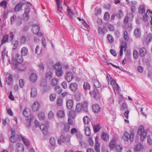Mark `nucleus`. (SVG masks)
<instances>
[{"label": "nucleus", "instance_id": "nucleus-52", "mask_svg": "<svg viewBox=\"0 0 152 152\" xmlns=\"http://www.w3.org/2000/svg\"><path fill=\"white\" fill-rule=\"evenodd\" d=\"M55 90L56 92H58L59 94H60L62 92V90L61 88L59 86H56L55 87Z\"/></svg>", "mask_w": 152, "mask_h": 152}, {"label": "nucleus", "instance_id": "nucleus-49", "mask_svg": "<svg viewBox=\"0 0 152 152\" xmlns=\"http://www.w3.org/2000/svg\"><path fill=\"white\" fill-rule=\"evenodd\" d=\"M49 142L52 146H54L56 144L55 139L53 137H51L49 140Z\"/></svg>", "mask_w": 152, "mask_h": 152}, {"label": "nucleus", "instance_id": "nucleus-32", "mask_svg": "<svg viewBox=\"0 0 152 152\" xmlns=\"http://www.w3.org/2000/svg\"><path fill=\"white\" fill-rule=\"evenodd\" d=\"M123 147L121 145H117L115 146V151L116 152H121Z\"/></svg>", "mask_w": 152, "mask_h": 152}, {"label": "nucleus", "instance_id": "nucleus-26", "mask_svg": "<svg viewBox=\"0 0 152 152\" xmlns=\"http://www.w3.org/2000/svg\"><path fill=\"white\" fill-rule=\"evenodd\" d=\"M88 104L86 102H84L83 104H82V109L84 111L87 112H88Z\"/></svg>", "mask_w": 152, "mask_h": 152}, {"label": "nucleus", "instance_id": "nucleus-62", "mask_svg": "<svg viewBox=\"0 0 152 152\" xmlns=\"http://www.w3.org/2000/svg\"><path fill=\"white\" fill-rule=\"evenodd\" d=\"M53 75V73L51 72H48L46 73V77L50 79L52 77Z\"/></svg>", "mask_w": 152, "mask_h": 152}, {"label": "nucleus", "instance_id": "nucleus-54", "mask_svg": "<svg viewBox=\"0 0 152 152\" xmlns=\"http://www.w3.org/2000/svg\"><path fill=\"white\" fill-rule=\"evenodd\" d=\"M107 37L109 41L110 42H113L114 41V39L112 35L110 34H108L107 35Z\"/></svg>", "mask_w": 152, "mask_h": 152}, {"label": "nucleus", "instance_id": "nucleus-57", "mask_svg": "<svg viewBox=\"0 0 152 152\" xmlns=\"http://www.w3.org/2000/svg\"><path fill=\"white\" fill-rule=\"evenodd\" d=\"M47 84V81L45 79H42L41 81V86L43 87H44L46 86Z\"/></svg>", "mask_w": 152, "mask_h": 152}, {"label": "nucleus", "instance_id": "nucleus-60", "mask_svg": "<svg viewBox=\"0 0 152 152\" xmlns=\"http://www.w3.org/2000/svg\"><path fill=\"white\" fill-rule=\"evenodd\" d=\"M56 94H52L50 96V99L51 101H53L54 100L56 97Z\"/></svg>", "mask_w": 152, "mask_h": 152}, {"label": "nucleus", "instance_id": "nucleus-21", "mask_svg": "<svg viewBox=\"0 0 152 152\" xmlns=\"http://www.w3.org/2000/svg\"><path fill=\"white\" fill-rule=\"evenodd\" d=\"M67 15L69 18H72L74 16V14L71 10L68 7L67 10Z\"/></svg>", "mask_w": 152, "mask_h": 152}, {"label": "nucleus", "instance_id": "nucleus-23", "mask_svg": "<svg viewBox=\"0 0 152 152\" xmlns=\"http://www.w3.org/2000/svg\"><path fill=\"white\" fill-rule=\"evenodd\" d=\"M102 138L105 141H107L109 140V136L107 133L103 132L101 134Z\"/></svg>", "mask_w": 152, "mask_h": 152}, {"label": "nucleus", "instance_id": "nucleus-63", "mask_svg": "<svg viewBox=\"0 0 152 152\" xmlns=\"http://www.w3.org/2000/svg\"><path fill=\"white\" fill-rule=\"evenodd\" d=\"M16 16L15 15H13L11 17L10 19L11 23L12 24L16 20Z\"/></svg>", "mask_w": 152, "mask_h": 152}, {"label": "nucleus", "instance_id": "nucleus-9", "mask_svg": "<svg viewBox=\"0 0 152 152\" xmlns=\"http://www.w3.org/2000/svg\"><path fill=\"white\" fill-rule=\"evenodd\" d=\"M92 109L94 113H98L100 111V107L97 104H95L92 106Z\"/></svg>", "mask_w": 152, "mask_h": 152}, {"label": "nucleus", "instance_id": "nucleus-18", "mask_svg": "<svg viewBox=\"0 0 152 152\" xmlns=\"http://www.w3.org/2000/svg\"><path fill=\"white\" fill-rule=\"evenodd\" d=\"M39 26L36 24L32 26V31L34 34L38 33L39 31Z\"/></svg>", "mask_w": 152, "mask_h": 152}, {"label": "nucleus", "instance_id": "nucleus-19", "mask_svg": "<svg viewBox=\"0 0 152 152\" xmlns=\"http://www.w3.org/2000/svg\"><path fill=\"white\" fill-rule=\"evenodd\" d=\"M28 49L26 47H23L22 48L21 50V53L22 56H26L28 53Z\"/></svg>", "mask_w": 152, "mask_h": 152}, {"label": "nucleus", "instance_id": "nucleus-22", "mask_svg": "<svg viewBox=\"0 0 152 152\" xmlns=\"http://www.w3.org/2000/svg\"><path fill=\"white\" fill-rule=\"evenodd\" d=\"M22 4L20 3L17 4L15 6L14 10L16 11H19L22 8Z\"/></svg>", "mask_w": 152, "mask_h": 152}, {"label": "nucleus", "instance_id": "nucleus-42", "mask_svg": "<svg viewBox=\"0 0 152 152\" xmlns=\"http://www.w3.org/2000/svg\"><path fill=\"white\" fill-rule=\"evenodd\" d=\"M7 2L5 0H3L1 2L0 5L3 7L4 9H6L7 7Z\"/></svg>", "mask_w": 152, "mask_h": 152}, {"label": "nucleus", "instance_id": "nucleus-12", "mask_svg": "<svg viewBox=\"0 0 152 152\" xmlns=\"http://www.w3.org/2000/svg\"><path fill=\"white\" fill-rule=\"evenodd\" d=\"M98 32L99 34H103L104 35L107 31V29L106 27H104L103 28L99 27L98 28Z\"/></svg>", "mask_w": 152, "mask_h": 152}, {"label": "nucleus", "instance_id": "nucleus-36", "mask_svg": "<svg viewBox=\"0 0 152 152\" xmlns=\"http://www.w3.org/2000/svg\"><path fill=\"white\" fill-rule=\"evenodd\" d=\"M57 115L59 117L63 118L65 116V113L63 110H60L58 112Z\"/></svg>", "mask_w": 152, "mask_h": 152}, {"label": "nucleus", "instance_id": "nucleus-44", "mask_svg": "<svg viewBox=\"0 0 152 152\" xmlns=\"http://www.w3.org/2000/svg\"><path fill=\"white\" fill-rule=\"evenodd\" d=\"M9 37V41H13V39L14 37V35L13 32H10L9 33V34H8Z\"/></svg>", "mask_w": 152, "mask_h": 152}, {"label": "nucleus", "instance_id": "nucleus-33", "mask_svg": "<svg viewBox=\"0 0 152 152\" xmlns=\"http://www.w3.org/2000/svg\"><path fill=\"white\" fill-rule=\"evenodd\" d=\"M134 34L135 37H139L141 35V32L139 29H136L134 31Z\"/></svg>", "mask_w": 152, "mask_h": 152}, {"label": "nucleus", "instance_id": "nucleus-28", "mask_svg": "<svg viewBox=\"0 0 152 152\" xmlns=\"http://www.w3.org/2000/svg\"><path fill=\"white\" fill-rule=\"evenodd\" d=\"M56 75L58 77H60L63 74V72L61 69L56 70Z\"/></svg>", "mask_w": 152, "mask_h": 152}, {"label": "nucleus", "instance_id": "nucleus-4", "mask_svg": "<svg viewBox=\"0 0 152 152\" xmlns=\"http://www.w3.org/2000/svg\"><path fill=\"white\" fill-rule=\"evenodd\" d=\"M69 88L72 92H76L78 90V85L76 83H71L69 86Z\"/></svg>", "mask_w": 152, "mask_h": 152}, {"label": "nucleus", "instance_id": "nucleus-25", "mask_svg": "<svg viewBox=\"0 0 152 152\" xmlns=\"http://www.w3.org/2000/svg\"><path fill=\"white\" fill-rule=\"evenodd\" d=\"M83 121L85 124L89 125L91 120L89 117L86 116L83 118Z\"/></svg>", "mask_w": 152, "mask_h": 152}, {"label": "nucleus", "instance_id": "nucleus-47", "mask_svg": "<svg viewBox=\"0 0 152 152\" xmlns=\"http://www.w3.org/2000/svg\"><path fill=\"white\" fill-rule=\"evenodd\" d=\"M38 117L40 120H44L45 118V114L43 112L39 113L38 115Z\"/></svg>", "mask_w": 152, "mask_h": 152}, {"label": "nucleus", "instance_id": "nucleus-45", "mask_svg": "<svg viewBox=\"0 0 152 152\" xmlns=\"http://www.w3.org/2000/svg\"><path fill=\"white\" fill-rule=\"evenodd\" d=\"M95 150L96 152H100V143H95Z\"/></svg>", "mask_w": 152, "mask_h": 152}, {"label": "nucleus", "instance_id": "nucleus-7", "mask_svg": "<svg viewBox=\"0 0 152 152\" xmlns=\"http://www.w3.org/2000/svg\"><path fill=\"white\" fill-rule=\"evenodd\" d=\"M39 107V104L37 101L34 102L32 105V110L34 111H38Z\"/></svg>", "mask_w": 152, "mask_h": 152}, {"label": "nucleus", "instance_id": "nucleus-6", "mask_svg": "<svg viewBox=\"0 0 152 152\" xmlns=\"http://www.w3.org/2000/svg\"><path fill=\"white\" fill-rule=\"evenodd\" d=\"M7 75V79L6 80V82L7 83L8 85H10L12 84L13 82V77L12 75L11 74H9L8 75Z\"/></svg>", "mask_w": 152, "mask_h": 152}, {"label": "nucleus", "instance_id": "nucleus-1", "mask_svg": "<svg viewBox=\"0 0 152 152\" xmlns=\"http://www.w3.org/2000/svg\"><path fill=\"white\" fill-rule=\"evenodd\" d=\"M145 130H146L147 132H148L149 131L150 129L147 128L146 129H145L143 126H140L138 130V134L140 136V139L142 141L144 140L147 136V134Z\"/></svg>", "mask_w": 152, "mask_h": 152}, {"label": "nucleus", "instance_id": "nucleus-11", "mask_svg": "<svg viewBox=\"0 0 152 152\" xmlns=\"http://www.w3.org/2000/svg\"><path fill=\"white\" fill-rule=\"evenodd\" d=\"M22 56L18 54H17L15 55V59L17 63L21 64L23 62V59Z\"/></svg>", "mask_w": 152, "mask_h": 152}, {"label": "nucleus", "instance_id": "nucleus-48", "mask_svg": "<svg viewBox=\"0 0 152 152\" xmlns=\"http://www.w3.org/2000/svg\"><path fill=\"white\" fill-rule=\"evenodd\" d=\"M142 147V144L139 143L136 145L135 148V150L136 151H139L140 150Z\"/></svg>", "mask_w": 152, "mask_h": 152}, {"label": "nucleus", "instance_id": "nucleus-14", "mask_svg": "<svg viewBox=\"0 0 152 152\" xmlns=\"http://www.w3.org/2000/svg\"><path fill=\"white\" fill-rule=\"evenodd\" d=\"M39 127L44 135H46L48 133L47 127L45 125H41L39 126Z\"/></svg>", "mask_w": 152, "mask_h": 152}, {"label": "nucleus", "instance_id": "nucleus-15", "mask_svg": "<svg viewBox=\"0 0 152 152\" xmlns=\"http://www.w3.org/2000/svg\"><path fill=\"white\" fill-rule=\"evenodd\" d=\"M73 105V101L72 100L70 99L68 100L66 102V106L69 109H71Z\"/></svg>", "mask_w": 152, "mask_h": 152}, {"label": "nucleus", "instance_id": "nucleus-20", "mask_svg": "<svg viewBox=\"0 0 152 152\" xmlns=\"http://www.w3.org/2000/svg\"><path fill=\"white\" fill-rule=\"evenodd\" d=\"M91 94L93 97L96 99L98 98L99 97V93L95 89L91 93Z\"/></svg>", "mask_w": 152, "mask_h": 152}, {"label": "nucleus", "instance_id": "nucleus-39", "mask_svg": "<svg viewBox=\"0 0 152 152\" xmlns=\"http://www.w3.org/2000/svg\"><path fill=\"white\" fill-rule=\"evenodd\" d=\"M65 137L63 135H61L60 137V140H58V143L60 145L61 142L60 141L62 142H64L65 141Z\"/></svg>", "mask_w": 152, "mask_h": 152}, {"label": "nucleus", "instance_id": "nucleus-30", "mask_svg": "<svg viewBox=\"0 0 152 152\" xmlns=\"http://www.w3.org/2000/svg\"><path fill=\"white\" fill-rule=\"evenodd\" d=\"M94 84L96 88H99L101 86V85L99 81L96 80H94Z\"/></svg>", "mask_w": 152, "mask_h": 152}, {"label": "nucleus", "instance_id": "nucleus-50", "mask_svg": "<svg viewBox=\"0 0 152 152\" xmlns=\"http://www.w3.org/2000/svg\"><path fill=\"white\" fill-rule=\"evenodd\" d=\"M127 109V106L126 103H123L122 104V106H121L120 108V110L121 111H123L124 110H126Z\"/></svg>", "mask_w": 152, "mask_h": 152}, {"label": "nucleus", "instance_id": "nucleus-13", "mask_svg": "<svg viewBox=\"0 0 152 152\" xmlns=\"http://www.w3.org/2000/svg\"><path fill=\"white\" fill-rule=\"evenodd\" d=\"M37 79V77L36 74L34 73H32L30 76V80L32 82H36Z\"/></svg>", "mask_w": 152, "mask_h": 152}, {"label": "nucleus", "instance_id": "nucleus-34", "mask_svg": "<svg viewBox=\"0 0 152 152\" xmlns=\"http://www.w3.org/2000/svg\"><path fill=\"white\" fill-rule=\"evenodd\" d=\"M151 40H152V34H149L145 39L146 43H148Z\"/></svg>", "mask_w": 152, "mask_h": 152}, {"label": "nucleus", "instance_id": "nucleus-27", "mask_svg": "<svg viewBox=\"0 0 152 152\" xmlns=\"http://www.w3.org/2000/svg\"><path fill=\"white\" fill-rule=\"evenodd\" d=\"M116 145V141L114 139L112 140L109 144V147L111 148H114Z\"/></svg>", "mask_w": 152, "mask_h": 152}, {"label": "nucleus", "instance_id": "nucleus-3", "mask_svg": "<svg viewBox=\"0 0 152 152\" xmlns=\"http://www.w3.org/2000/svg\"><path fill=\"white\" fill-rule=\"evenodd\" d=\"M30 11V8L29 6L26 5V6L24 14H23V17L24 20L28 21L29 20L30 16L29 15V13Z\"/></svg>", "mask_w": 152, "mask_h": 152}, {"label": "nucleus", "instance_id": "nucleus-24", "mask_svg": "<svg viewBox=\"0 0 152 152\" xmlns=\"http://www.w3.org/2000/svg\"><path fill=\"white\" fill-rule=\"evenodd\" d=\"M82 109V104L78 103L77 104L75 110L76 112H79Z\"/></svg>", "mask_w": 152, "mask_h": 152}, {"label": "nucleus", "instance_id": "nucleus-8", "mask_svg": "<svg viewBox=\"0 0 152 152\" xmlns=\"http://www.w3.org/2000/svg\"><path fill=\"white\" fill-rule=\"evenodd\" d=\"M56 3L57 7V12L60 13H62V7L61 5H60V4L61 3L60 0H56Z\"/></svg>", "mask_w": 152, "mask_h": 152}, {"label": "nucleus", "instance_id": "nucleus-10", "mask_svg": "<svg viewBox=\"0 0 152 152\" xmlns=\"http://www.w3.org/2000/svg\"><path fill=\"white\" fill-rule=\"evenodd\" d=\"M147 50L144 47H142L141 48L140 50V55L141 57H144L146 54Z\"/></svg>", "mask_w": 152, "mask_h": 152}, {"label": "nucleus", "instance_id": "nucleus-40", "mask_svg": "<svg viewBox=\"0 0 152 152\" xmlns=\"http://www.w3.org/2000/svg\"><path fill=\"white\" fill-rule=\"evenodd\" d=\"M54 68L56 70L62 69L61 65L58 62L56 63L54 66Z\"/></svg>", "mask_w": 152, "mask_h": 152}, {"label": "nucleus", "instance_id": "nucleus-17", "mask_svg": "<svg viewBox=\"0 0 152 152\" xmlns=\"http://www.w3.org/2000/svg\"><path fill=\"white\" fill-rule=\"evenodd\" d=\"M31 96L32 97H35L37 95V91L36 88H33L31 89Z\"/></svg>", "mask_w": 152, "mask_h": 152}, {"label": "nucleus", "instance_id": "nucleus-56", "mask_svg": "<svg viewBox=\"0 0 152 152\" xmlns=\"http://www.w3.org/2000/svg\"><path fill=\"white\" fill-rule=\"evenodd\" d=\"M54 116V114L53 113L50 111L48 113V118L49 119H52Z\"/></svg>", "mask_w": 152, "mask_h": 152}, {"label": "nucleus", "instance_id": "nucleus-35", "mask_svg": "<svg viewBox=\"0 0 152 152\" xmlns=\"http://www.w3.org/2000/svg\"><path fill=\"white\" fill-rule=\"evenodd\" d=\"M85 134L88 136H89L91 134L90 129L88 127H87L85 129Z\"/></svg>", "mask_w": 152, "mask_h": 152}, {"label": "nucleus", "instance_id": "nucleus-46", "mask_svg": "<svg viewBox=\"0 0 152 152\" xmlns=\"http://www.w3.org/2000/svg\"><path fill=\"white\" fill-rule=\"evenodd\" d=\"M133 58L135 59H137L138 57V53L137 50H134L133 53Z\"/></svg>", "mask_w": 152, "mask_h": 152}, {"label": "nucleus", "instance_id": "nucleus-53", "mask_svg": "<svg viewBox=\"0 0 152 152\" xmlns=\"http://www.w3.org/2000/svg\"><path fill=\"white\" fill-rule=\"evenodd\" d=\"M110 18V15L109 13L108 12H105L104 17V19L105 21L108 20Z\"/></svg>", "mask_w": 152, "mask_h": 152}, {"label": "nucleus", "instance_id": "nucleus-5", "mask_svg": "<svg viewBox=\"0 0 152 152\" xmlns=\"http://www.w3.org/2000/svg\"><path fill=\"white\" fill-rule=\"evenodd\" d=\"M65 79L69 82H70L73 79V74L71 72H67L65 77Z\"/></svg>", "mask_w": 152, "mask_h": 152}, {"label": "nucleus", "instance_id": "nucleus-51", "mask_svg": "<svg viewBox=\"0 0 152 152\" xmlns=\"http://www.w3.org/2000/svg\"><path fill=\"white\" fill-rule=\"evenodd\" d=\"M10 140L11 142L14 143L17 141V138L15 136H12L10 138Z\"/></svg>", "mask_w": 152, "mask_h": 152}, {"label": "nucleus", "instance_id": "nucleus-37", "mask_svg": "<svg viewBox=\"0 0 152 152\" xmlns=\"http://www.w3.org/2000/svg\"><path fill=\"white\" fill-rule=\"evenodd\" d=\"M83 87L84 90L87 91L88 90H89L90 88V86L88 83L85 82L84 83Z\"/></svg>", "mask_w": 152, "mask_h": 152}, {"label": "nucleus", "instance_id": "nucleus-2", "mask_svg": "<svg viewBox=\"0 0 152 152\" xmlns=\"http://www.w3.org/2000/svg\"><path fill=\"white\" fill-rule=\"evenodd\" d=\"M134 133H131L130 134L126 131L124 132L123 136V138L125 141H127L129 139L132 142L134 139Z\"/></svg>", "mask_w": 152, "mask_h": 152}, {"label": "nucleus", "instance_id": "nucleus-55", "mask_svg": "<svg viewBox=\"0 0 152 152\" xmlns=\"http://www.w3.org/2000/svg\"><path fill=\"white\" fill-rule=\"evenodd\" d=\"M57 104L58 106H61L62 104V99L60 98L57 99Z\"/></svg>", "mask_w": 152, "mask_h": 152}, {"label": "nucleus", "instance_id": "nucleus-41", "mask_svg": "<svg viewBox=\"0 0 152 152\" xmlns=\"http://www.w3.org/2000/svg\"><path fill=\"white\" fill-rule=\"evenodd\" d=\"M131 3L132 5L131 8V10L132 12H134L136 10L135 5H136L137 2L135 1H132Z\"/></svg>", "mask_w": 152, "mask_h": 152}, {"label": "nucleus", "instance_id": "nucleus-31", "mask_svg": "<svg viewBox=\"0 0 152 152\" xmlns=\"http://www.w3.org/2000/svg\"><path fill=\"white\" fill-rule=\"evenodd\" d=\"M139 11L141 14H144L145 12V9L144 6L142 5H140L139 8Z\"/></svg>", "mask_w": 152, "mask_h": 152}, {"label": "nucleus", "instance_id": "nucleus-58", "mask_svg": "<svg viewBox=\"0 0 152 152\" xmlns=\"http://www.w3.org/2000/svg\"><path fill=\"white\" fill-rule=\"evenodd\" d=\"M19 83L20 87L23 88L24 86V81L23 79H20L19 80Z\"/></svg>", "mask_w": 152, "mask_h": 152}, {"label": "nucleus", "instance_id": "nucleus-38", "mask_svg": "<svg viewBox=\"0 0 152 152\" xmlns=\"http://www.w3.org/2000/svg\"><path fill=\"white\" fill-rule=\"evenodd\" d=\"M59 82V80L56 79H53L51 81V84L53 86H56L57 85Z\"/></svg>", "mask_w": 152, "mask_h": 152}, {"label": "nucleus", "instance_id": "nucleus-61", "mask_svg": "<svg viewBox=\"0 0 152 152\" xmlns=\"http://www.w3.org/2000/svg\"><path fill=\"white\" fill-rule=\"evenodd\" d=\"M69 116L72 118H74L75 116V112L73 110H71L69 112Z\"/></svg>", "mask_w": 152, "mask_h": 152}, {"label": "nucleus", "instance_id": "nucleus-29", "mask_svg": "<svg viewBox=\"0 0 152 152\" xmlns=\"http://www.w3.org/2000/svg\"><path fill=\"white\" fill-rule=\"evenodd\" d=\"M101 128L99 125L98 124L94 125L93 126L94 131L95 132H99Z\"/></svg>", "mask_w": 152, "mask_h": 152}, {"label": "nucleus", "instance_id": "nucleus-59", "mask_svg": "<svg viewBox=\"0 0 152 152\" xmlns=\"http://www.w3.org/2000/svg\"><path fill=\"white\" fill-rule=\"evenodd\" d=\"M70 129V126L67 124H64V130L66 132H69Z\"/></svg>", "mask_w": 152, "mask_h": 152}, {"label": "nucleus", "instance_id": "nucleus-64", "mask_svg": "<svg viewBox=\"0 0 152 152\" xmlns=\"http://www.w3.org/2000/svg\"><path fill=\"white\" fill-rule=\"evenodd\" d=\"M124 39L126 40H128L129 38L128 35L126 31H124Z\"/></svg>", "mask_w": 152, "mask_h": 152}, {"label": "nucleus", "instance_id": "nucleus-43", "mask_svg": "<svg viewBox=\"0 0 152 152\" xmlns=\"http://www.w3.org/2000/svg\"><path fill=\"white\" fill-rule=\"evenodd\" d=\"M23 143L26 146H28L29 145V141L26 138V137L25 138L23 137Z\"/></svg>", "mask_w": 152, "mask_h": 152}, {"label": "nucleus", "instance_id": "nucleus-16", "mask_svg": "<svg viewBox=\"0 0 152 152\" xmlns=\"http://www.w3.org/2000/svg\"><path fill=\"white\" fill-rule=\"evenodd\" d=\"M23 113L25 117L27 118L30 115V111L29 109L26 108L24 109Z\"/></svg>", "mask_w": 152, "mask_h": 152}]
</instances>
